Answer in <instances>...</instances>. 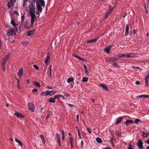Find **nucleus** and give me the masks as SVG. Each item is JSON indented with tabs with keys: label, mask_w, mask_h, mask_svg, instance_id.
I'll return each mask as SVG.
<instances>
[{
	"label": "nucleus",
	"mask_w": 149,
	"mask_h": 149,
	"mask_svg": "<svg viewBox=\"0 0 149 149\" xmlns=\"http://www.w3.org/2000/svg\"><path fill=\"white\" fill-rule=\"evenodd\" d=\"M30 15L31 16V25H32V26H33V24L34 22V20L36 19V16L35 14V13H32V12H30ZM31 26H32L31 25Z\"/></svg>",
	"instance_id": "f257e3e1"
},
{
	"label": "nucleus",
	"mask_w": 149,
	"mask_h": 149,
	"mask_svg": "<svg viewBox=\"0 0 149 149\" xmlns=\"http://www.w3.org/2000/svg\"><path fill=\"white\" fill-rule=\"evenodd\" d=\"M29 108V109L31 110L32 112L34 111V104L31 102H29L28 104Z\"/></svg>",
	"instance_id": "f03ea898"
},
{
	"label": "nucleus",
	"mask_w": 149,
	"mask_h": 149,
	"mask_svg": "<svg viewBox=\"0 0 149 149\" xmlns=\"http://www.w3.org/2000/svg\"><path fill=\"white\" fill-rule=\"evenodd\" d=\"M137 145L139 148L140 149H143V143L141 139L138 141Z\"/></svg>",
	"instance_id": "7ed1b4c3"
},
{
	"label": "nucleus",
	"mask_w": 149,
	"mask_h": 149,
	"mask_svg": "<svg viewBox=\"0 0 149 149\" xmlns=\"http://www.w3.org/2000/svg\"><path fill=\"white\" fill-rule=\"evenodd\" d=\"M29 8L30 10V12H32V13H35V7L32 4H31L29 5Z\"/></svg>",
	"instance_id": "20e7f679"
},
{
	"label": "nucleus",
	"mask_w": 149,
	"mask_h": 149,
	"mask_svg": "<svg viewBox=\"0 0 149 149\" xmlns=\"http://www.w3.org/2000/svg\"><path fill=\"white\" fill-rule=\"evenodd\" d=\"M112 46L111 45H109L107 46L104 49V50L105 52L107 54H109L110 52L111 48Z\"/></svg>",
	"instance_id": "39448f33"
},
{
	"label": "nucleus",
	"mask_w": 149,
	"mask_h": 149,
	"mask_svg": "<svg viewBox=\"0 0 149 149\" xmlns=\"http://www.w3.org/2000/svg\"><path fill=\"white\" fill-rule=\"evenodd\" d=\"M35 31L34 30L29 31L27 32L26 35L27 36H32L35 33Z\"/></svg>",
	"instance_id": "423d86ee"
},
{
	"label": "nucleus",
	"mask_w": 149,
	"mask_h": 149,
	"mask_svg": "<svg viewBox=\"0 0 149 149\" xmlns=\"http://www.w3.org/2000/svg\"><path fill=\"white\" fill-rule=\"evenodd\" d=\"M125 56L126 54H119L114 56L116 58V59L120 58L125 57Z\"/></svg>",
	"instance_id": "0eeeda50"
},
{
	"label": "nucleus",
	"mask_w": 149,
	"mask_h": 149,
	"mask_svg": "<svg viewBox=\"0 0 149 149\" xmlns=\"http://www.w3.org/2000/svg\"><path fill=\"white\" fill-rule=\"evenodd\" d=\"M14 32L13 29H8L7 32V35L8 36L12 35Z\"/></svg>",
	"instance_id": "6e6552de"
},
{
	"label": "nucleus",
	"mask_w": 149,
	"mask_h": 149,
	"mask_svg": "<svg viewBox=\"0 0 149 149\" xmlns=\"http://www.w3.org/2000/svg\"><path fill=\"white\" fill-rule=\"evenodd\" d=\"M14 115L18 118H23L24 117V116L23 115L18 112H15L14 113Z\"/></svg>",
	"instance_id": "1a4fd4ad"
},
{
	"label": "nucleus",
	"mask_w": 149,
	"mask_h": 149,
	"mask_svg": "<svg viewBox=\"0 0 149 149\" xmlns=\"http://www.w3.org/2000/svg\"><path fill=\"white\" fill-rule=\"evenodd\" d=\"M116 61V58L114 56L113 58H109L108 59V61L109 62H110V63L111 62H113Z\"/></svg>",
	"instance_id": "9d476101"
},
{
	"label": "nucleus",
	"mask_w": 149,
	"mask_h": 149,
	"mask_svg": "<svg viewBox=\"0 0 149 149\" xmlns=\"http://www.w3.org/2000/svg\"><path fill=\"white\" fill-rule=\"evenodd\" d=\"M37 9L39 12H41L42 11V8L38 2L36 3Z\"/></svg>",
	"instance_id": "9b49d317"
},
{
	"label": "nucleus",
	"mask_w": 149,
	"mask_h": 149,
	"mask_svg": "<svg viewBox=\"0 0 149 149\" xmlns=\"http://www.w3.org/2000/svg\"><path fill=\"white\" fill-rule=\"evenodd\" d=\"M100 86L105 91H108V88L106 85L104 84H100Z\"/></svg>",
	"instance_id": "f8f14e48"
},
{
	"label": "nucleus",
	"mask_w": 149,
	"mask_h": 149,
	"mask_svg": "<svg viewBox=\"0 0 149 149\" xmlns=\"http://www.w3.org/2000/svg\"><path fill=\"white\" fill-rule=\"evenodd\" d=\"M133 123V121L132 120H126L125 123L126 125V126H128L130 124Z\"/></svg>",
	"instance_id": "ddd939ff"
},
{
	"label": "nucleus",
	"mask_w": 149,
	"mask_h": 149,
	"mask_svg": "<svg viewBox=\"0 0 149 149\" xmlns=\"http://www.w3.org/2000/svg\"><path fill=\"white\" fill-rule=\"evenodd\" d=\"M137 97L139 98H142L143 99H146V98H149V95H139Z\"/></svg>",
	"instance_id": "4468645a"
},
{
	"label": "nucleus",
	"mask_w": 149,
	"mask_h": 149,
	"mask_svg": "<svg viewBox=\"0 0 149 149\" xmlns=\"http://www.w3.org/2000/svg\"><path fill=\"white\" fill-rule=\"evenodd\" d=\"M123 117H119L117 119V121H116V122L115 123V125H118V124L120 123L121 122V120H122V119H123Z\"/></svg>",
	"instance_id": "2eb2a0df"
},
{
	"label": "nucleus",
	"mask_w": 149,
	"mask_h": 149,
	"mask_svg": "<svg viewBox=\"0 0 149 149\" xmlns=\"http://www.w3.org/2000/svg\"><path fill=\"white\" fill-rule=\"evenodd\" d=\"M23 69L22 68H21L19 70V72H18L17 74L20 77L23 75Z\"/></svg>",
	"instance_id": "dca6fc26"
},
{
	"label": "nucleus",
	"mask_w": 149,
	"mask_h": 149,
	"mask_svg": "<svg viewBox=\"0 0 149 149\" xmlns=\"http://www.w3.org/2000/svg\"><path fill=\"white\" fill-rule=\"evenodd\" d=\"M111 12L112 10L111 9H109L108 10L107 12V13L105 15V18H106L108 17V16L111 13Z\"/></svg>",
	"instance_id": "f3484780"
},
{
	"label": "nucleus",
	"mask_w": 149,
	"mask_h": 149,
	"mask_svg": "<svg viewBox=\"0 0 149 149\" xmlns=\"http://www.w3.org/2000/svg\"><path fill=\"white\" fill-rule=\"evenodd\" d=\"M47 95L50 96H52L55 93V92L54 91H47Z\"/></svg>",
	"instance_id": "a211bd4d"
},
{
	"label": "nucleus",
	"mask_w": 149,
	"mask_h": 149,
	"mask_svg": "<svg viewBox=\"0 0 149 149\" xmlns=\"http://www.w3.org/2000/svg\"><path fill=\"white\" fill-rule=\"evenodd\" d=\"M50 60V57H49V53H48L47 54V57L46 58L45 63L46 64H47L49 62V61Z\"/></svg>",
	"instance_id": "6ab92c4d"
},
{
	"label": "nucleus",
	"mask_w": 149,
	"mask_h": 149,
	"mask_svg": "<svg viewBox=\"0 0 149 149\" xmlns=\"http://www.w3.org/2000/svg\"><path fill=\"white\" fill-rule=\"evenodd\" d=\"M129 25L128 24L127 25L126 27L125 33V35L126 36L127 35L129 32Z\"/></svg>",
	"instance_id": "aec40b11"
},
{
	"label": "nucleus",
	"mask_w": 149,
	"mask_h": 149,
	"mask_svg": "<svg viewBox=\"0 0 149 149\" xmlns=\"http://www.w3.org/2000/svg\"><path fill=\"white\" fill-rule=\"evenodd\" d=\"M149 79V76H146L145 78V84L146 86H147L148 85V81Z\"/></svg>",
	"instance_id": "412c9836"
},
{
	"label": "nucleus",
	"mask_w": 149,
	"mask_h": 149,
	"mask_svg": "<svg viewBox=\"0 0 149 149\" xmlns=\"http://www.w3.org/2000/svg\"><path fill=\"white\" fill-rule=\"evenodd\" d=\"M97 38H96L94 39H92L91 40H89L88 41L87 43H88L95 42L97 40Z\"/></svg>",
	"instance_id": "4be33fe9"
},
{
	"label": "nucleus",
	"mask_w": 149,
	"mask_h": 149,
	"mask_svg": "<svg viewBox=\"0 0 149 149\" xmlns=\"http://www.w3.org/2000/svg\"><path fill=\"white\" fill-rule=\"evenodd\" d=\"M15 141L17 143H18V144L21 146H23L22 143L17 138H15Z\"/></svg>",
	"instance_id": "5701e85b"
},
{
	"label": "nucleus",
	"mask_w": 149,
	"mask_h": 149,
	"mask_svg": "<svg viewBox=\"0 0 149 149\" xmlns=\"http://www.w3.org/2000/svg\"><path fill=\"white\" fill-rule=\"evenodd\" d=\"M55 100L54 98H53L52 97H51L49 100V101L50 102L54 103L56 102V100Z\"/></svg>",
	"instance_id": "b1692460"
},
{
	"label": "nucleus",
	"mask_w": 149,
	"mask_h": 149,
	"mask_svg": "<svg viewBox=\"0 0 149 149\" xmlns=\"http://www.w3.org/2000/svg\"><path fill=\"white\" fill-rule=\"evenodd\" d=\"M11 20L10 22V23L14 27H15L16 26H17L18 24H16L14 22L13 20L12 17H11Z\"/></svg>",
	"instance_id": "393cba45"
},
{
	"label": "nucleus",
	"mask_w": 149,
	"mask_h": 149,
	"mask_svg": "<svg viewBox=\"0 0 149 149\" xmlns=\"http://www.w3.org/2000/svg\"><path fill=\"white\" fill-rule=\"evenodd\" d=\"M74 80V78L73 77H70L67 80V82L68 83H70L71 81H72Z\"/></svg>",
	"instance_id": "a878e982"
},
{
	"label": "nucleus",
	"mask_w": 149,
	"mask_h": 149,
	"mask_svg": "<svg viewBox=\"0 0 149 149\" xmlns=\"http://www.w3.org/2000/svg\"><path fill=\"white\" fill-rule=\"evenodd\" d=\"M39 4L40 3V5L43 6H44L45 4V2L44 0H39Z\"/></svg>",
	"instance_id": "bb28decb"
},
{
	"label": "nucleus",
	"mask_w": 149,
	"mask_h": 149,
	"mask_svg": "<svg viewBox=\"0 0 149 149\" xmlns=\"http://www.w3.org/2000/svg\"><path fill=\"white\" fill-rule=\"evenodd\" d=\"M96 141L98 143H102V139L99 137H97L96 138Z\"/></svg>",
	"instance_id": "cd10ccee"
},
{
	"label": "nucleus",
	"mask_w": 149,
	"mask_h": 149,
	"mask_svg": "<svg viewBox=\"0 0 149 149\" xmlns=\"http://www.w3.org/2000/svg\"><path fill=\"white\" fill-rule=\"evenodd\" d=\"M126 57H127L128 58H130L133 57L134 56V55L132 54H130L126 55Z\"/></svg>",
	"instance_id": "c85d7f7f"
},
{
	"label": "nucleus",
	"mask_w": 149,
	"mask_h": 149,
	"mask_svg": "<svg viewBox=\"0 0 149 149\" xmlns=\"http://www.w3.org/2000/svg\"><path fill=\"white\" fill-rule=\"evenodd\" d=\"M75 56L81 61H86V60L85 59L82 58H81L79 56Z\"/></svg>",
	"instance_id": "c756f323"
},
{
	"label": "nucleus",
	"mask_w": 149,
	"mask_h": 149,
	"mask_svg": "<svg viewBox=\"0 0 149 149\" xmlns=\"http://www.w3.org/2000/svg\"><path fill=\"white\" fill-rule=\"evenodd\" d=\"M47 91L45 92H44L41 93L40 95H42L47 96L48 95H47Z\"/></svg>",
	"instance_id": "7c9ffc66"
},
{
	"label": "nucleus",
	"mask_w": 149,
	"mask_h": 149,
	"mask_svg": "<svg viewBox=\"0 0 149 149\" xmlns=\"http://www.w3.org/2000/svg\"><path fill=\"white\" fill-rule=\"evenodd\" d=\"M116 135L117 136L119 137L121 136V133L118 130L116 131Z\"/></svg>",
	"instance_id": "2f4dec72"
},
{
	"label": "nucleus",
	"mask_w": 149,
	"mask_h": 149,
	"mask_svg": "<svg viewBox=\"0 0 149 149\" xmlns=\"http://www.w3.org/2000/svg\"><path fill=\"white\" fill-rule=\"evenodd\" d=\"M40 136L41 139H42V141L43 143H44L45 142V138H44V136L42 134H41L40 135Z\"/></svg>",
	"instance_id": "473e14b6"
},
{
	"label": "nucleus",
	"mask_w": 149,
	"mask_h": 149,
	"mask_svg": "<svg viewBox=\"0 0 149 149\" xmlns=\"http://www.w3.org/2000/svg\"><path fill=\"white\" fill-rule=\"evenodd\" d=\"M88 78L87 77H84L82 78V81L83 82L87 81H88Z\"/></svg>",
	"instance_id": "72a5a7b5"
},
{
	"label": "nucleus",
	"mask_w": 149,
	"mask_h": 149,
	"mask_svg": "<svg viewBox=\"0 0 149 149\" xmlns=\"http://www.w3.org/2000/svg\"><path fill=\"white\" fill-rule=\"evenodd\" d=\"M34 83L36 86L39 87H41V85L39 83L36 81H34Z\"/></svg>",
	"instance_id": "f704fd0d"
},
{
	"label": "nucleus",
	"mask_w": 149,
	"mask_h": 149,
	"mask_svg": "<svg viewBox=\"0 0 149 149\" xmlns=\"http://www.w3.org/2000/svg\"><path fill=\"white\" fill-rule=\"evenodd\" d=\"M62 139L63 140H64L65 139V133L64 132L63 130H62Z\"/></svg>",
	"instance_id": "c9c22d12"
},
{
	"label": "nucleus",
	"mask_w": 149,
	"mask_h": 149,
	"mask_svg": "<svg viewBox=\"0 0 149 149\" xmlns=\"http://www.w3.org/2000/svg\"><path fill=\"white\" fill-rule=\"evenodd\" d=\"M22 43L25 46H26L28 44H29V42L27 41H23L22 42Z\"/></svg>",
	"instance_id": "e433bc0d"
},
{
	"label": "nucleus",
	"mask_w": 149,
	"mask_h": 149,
	"mask_svg": "<svg viewBox=\"0 0 149 149\" xmlns=\"http://www.w3.org/2000/svg\"><path fill=\"white\" fill-rule=\"evenodd\" d=\"M64 95L65 96H66L67 97H70V95H71L70 94H69L68 93H66L65 92L64 93Z\"/></svg>",
	"instance_id": "4c0bfd02"
},
{
	"label": "nucleus",
	"mask_w": 149,
	"mask_h": 149,
	"mask_svg": "<svg viewBox=\"0 0 149 149\" xmlns=\"http://www.w3.org/2000/svg\"><path fill=\"white\" fill-rule=\"evenodd\" d=\"M13 4H14V3H12L10 2H8V3H7L8 7V8H10L11 6L12 5H13Z\"/></svg>",
	"instance_id": "58836bf2"
},
{
	"label": "nucleus",
	"mask_w": 149,
	"mask_h": 149,
	"mask_svg": "<svg viewBox=\"0 0 149 149\" xmlns=\"http://www.w3.org/2000/svg\"><path fill=\"white\" fill-rule=\"evenodd\" d=\"M10 56V54H8L7 55H6L5 57L4 58V59H6V60H7L9 58Z\"/></svg>",
	"instance_id": "ea45409f"
},
{
	"label": "nucleus",
	"mask_w": 149,
	"mask_h": 149,
	"mask_svg": "<svg viewBox=\"0 0 149 149\" xmlns=\"http://www.w3.org/2000/svg\"><path fill=\"white\" fill-rule=\"evenodd\" d=\"M141 120H140L138 119H135V121H134V123L136 124L138 123L139 122H140Z\"/></svg>",
	"instance_id": "a19ab883"
},
{
	"label": "nucleus",
	"mask_w": 149,
	"mask_h": 149,
	"mask_svg": "<svg viewBox=\"0 0 149 149\" xmlns=\"http://www.w3.org/2000/svg\"><path fill=\"white\" fill-rule=\"evenodd\" d=\"M7 60L3 58L2 60V65H5L6 63V62Z\"/></svg>",
	"instance_id": "79ce46f5"
},
{
	"label": "nucleus",
	"mask_w": 149,
	"mask_h": 149,
	"mask_svg": "<svg viewBox=\"0 0 149 149\" xmlns=\"http://www.w3.org/2000/svg\"><path fill=\"white\" fill-rule=\"evenodd\" d=\"M33 66L34 68L36 70H38L39 69L38 66L36 65H33Z\"/></svg>",
	"instance_id": "37998d69"
},
{
	"label": "nucleus",
	"mask_w": 149,
	"mask_h": 149,
	"mask_svg": "<svg viewBox=\"0 0 149 149\" xmlns=\"http://www.w3.org/2000/svg\"><path fill=\"white\" fill-rule=\"evenodd\" d=\"M136 30H133V31L130 34V35H131L132 34L133 35L135 34V33L136 32Z\"/></svg>",
	"instance_id": "c03bdc74"
},
{
	"label": "nucleus",
	"mask_w": 149,
	"mask_h": 149,
	"mask_svg": "<svg viewBox=\"0 0 149 149\" xmlns=\"http://www.w3.org/2000/svg\"><path fill=\"white\" fill-rule=\"evenodd\" d=\"M56 136L57 140L61 139L60 136L58 133H56Z\"/></svg>",
	"instance_id": "a18cd8bd"
},
{
	"label": "nucleus",
	"mask_w": 149,
	"mask_h": 149,
	"mask_svg": "<svg viewBox=\"0 0 149 149\" xmlns=\"http://www.w3.org/2000/svg\"><path fill=\"white\" fill-rule=\"evenodd\" d=\"M149 135V133H147L143 135L142 136L143 137V138H144L145 137L147 138L148 136Z\"/></svg>",
	"instance_id": "49530a36"
},
{
	"label": "nucleus",
	"mask_w": 149,
	"mask_h": 149,
	"mask_svg": "<svg viewBox=\"0 0 149 149\" xmlns=\"http://www.w3.org/2000/svg\"><path fill=\"white\" fill-rule=\"evenodd\" d=\"M38 91V90L37 89H33L32 92L33 93H35L37 92Z\"/></svg>",
	"instance_id": "de8ad7c7"
},
{
	"label": "nucleus",
	"mask_w": 149,
	"mask_h": 149,
	"mask_svg": "<svg viewBox=\"0 0 149 149\" xmlns=\"http://www.w3.org/2000/svg\"><path fill=\"white\" fill-rule=\"evenodd\" d=\"M128 149H134V148L132 147L131 144L130 143H129V146L128 147Z\"/></svg>",
	"instance_id": "09e8293b"
},
{
	"label": "nucleus",
	"mask_w": 149,
	"mask_h": 149,
	"mask_svg": "<svg viewBox=\"0 0 149 149\" xmlns=\"http://www.w3.org/2000/svg\"><path fill=\"white\" fill-rule=\"evenodd\" d=\"M52 113L51 112H50V111H49V114L47 116L46 119H47L51 115V114Z\"/></svg>",
	"instance_id": "8fccbe9b"
},
{
	"label": "nucleus",
	"mask_w": 149,
	"mask_h": 149,
	"mask_svg": "<svg viewBox=\"0 0 149 149\" xmlns=\"http://www.w3.org/2000/svg\"><path fill=\"white\" fill-rule=\"evenodd\" d=\"M59 97L60 96H59V95H56L54 96V97L55 99H58Z\"/></svg>",
	"instance_id": "3c124183"
},
{
	"label": "nucleus",
	"mask_w": 149,
	"mask_h": 149,
	"mask_svg": "<svg viewBox=\"0 0 149 149\" xmlns=\"http://www.w3.org/2000/svg\"><path fill=\"white\" fill-rule=\"evenodd\" d=\"M25 17L24 15H23L21 17V22H22L24 19Z\"/></svg>",
	"instance_id": "603ef678"
},
{
	"label": "nucleus",
	"mask_w": 149,
	"mask_h": 149,
	"mask_svg": "<svg viewBox=\"0 0 149 149\" xmlns=\"http://www.w3.org/2000/svg\"><path fill=\"white\" fill-rule=\"evenodd\" d=\"M87 131L89 133V134H91V130H90V129L88 128L87 127Z\"/></svg>",
	"instance_id": "864d4df0"
},
{
	"label": "nucleus",
	"mask_w": 149,
	"mask_h": 149,
	"mask_svg": "<svg viewBox=\"0 0 149 149\" xmlns=\"http://www.w3.org/2000/svg\"><path fill=\"white\" fill-rule=\"evenodd\" d=\"M10 2L12 3H14L16 1V0H10Z\"/></svg>",
	"instance_id": "5fc2aeb1"
},
{
	"label": "nucleus",
	"mask_w": 149,
	"mask_h": 149,
	"mask_svg": "<svg viewBox=\"0 0 149 149\" xmlns=\"http://www.w3.org/2000/svg\"><path fill=\"white\" fill-rule=\"evenodd\" d=\"M93 132L96 134H98V132H97V131L96 130L95 128H94L93 129Z\"/></svg>",
	"instance_id": "6e6d98bb"
},
{
	"label": "nucleus",
	"mask_w": 149,
	"mask_h": 149,
	"mask_svg": "<svg viewBox=\"0 0 149 149\" xmlns=\"http://www.w3.org/2000/svg\"><path fill=\"white\" fill-rule=\"evenodd\" d=\"M2 68L3 70V71H5V66L4 65H2Z\"/></svg>",
	"instance_id": "4d7b16f0"
},
{
	"label": "nucleus",
	"mask_w": 149,
	"mask_h": 149,
	"mask_svg": "<svg viewBox=\"0 0 149 149\" xmlns=\"http://www.w3.org/2000/svg\"><path fill=\"white\" fill-rule=\"evenodd\" d=\"M78 135L79 137L80 138H81V136L80 135V134L79 130H78Z\"/></svg>",
	"instance_id": "13d9d810"
},
{
	"label": "nucleus",
	"mask_w": 149,
	"mask_h": 149,
	"mask_svg": "<svg viewBox=\"0 0 149 149\" xmlns=\"http://www.w3.org/2000/svg\"><path fill=\"white\" fill-rule=\"evenodd\" d=\"M81 148H82L83 147V144H84V142H83V141H81Z\"/></svg>",
	"instance_id": "bf43d9fd"
},
{
	"label": "nucleus",
	"mask_w": 149,
	"mask_h": 149,
	"mask_svg": "<svg viewBox=\"0 0 149 149\" xmlns=\"http://www.w3.org/2000/svg\"><path fill=\"white\" fill-rule=\"evenodd\" d=\"M70 143H71V144H73V139L72 137H70Z\"/></svg>",
	"instance_id": "052dcab7"
},
{
	"label": "nucleus",
	"mask_w": 149,
	"mask_h": 149,
	"mask_svg": "<svg viewBox=\"0 0 149 149\" xmlns=\"http://www.w3.org/2000/svg\"><path fill=\"white\" fill-rule=\"evenodd\" d=\"M84 66L85 70H88L87 67L85 65H84Z\"/></svg>",
	"instance_id": "680f3d73"
},
{
	"label": "nucleus",
	"mask_w": 149,
	"mask_h": 149,
	"mask_svg": "<svg viewBox=\"0 0 149 149\" xmlns=\"http://www.w3.org/2000/svg\"><path fill=\"white\" fill-rule=\"evenodd\" d=\"M57 140H58V144L59 145V146H61V141H60V139Z\"/></svg>",
	"instance_id": "e2e57ef3"
},
{
	"label": "nucleus",
	"mask_w": 149,
	"mask_h": 149,
	"mask_svg": "<svg viewBox=\"0 0 149 149\" xmlns=\"http://www.w3.org/2000/svg\"><path fill=\"white\" fill-rule=\"evenodd\" d=\"M135 83L136 84L139 85L140 84V82L139 81H136Z\"/></svg>",
	"instance_id": "0e129e2a"
},
{
	"label": "nucleus",
	"mask_w": 149,
	"mask_h": 149,
	"mask_svg": "<svg viewBox=\"0 0 149 149\" xmlns=\"http://www.w3.org/2000/svg\"><path fill=\"white\" fill-rule=\"evenodd\" d=\"M74 84V83L73 81L71 82L70 85L71 86V88H72Z\"/></svg>",
	"instance_id": "69168bd1"
},
{
	"label": "nucleus",
	"mask_w": 149,
	"mask_h": 149,
	"mask_svg": "<svg viewBox=\"0 0 149 149\" xmlns=\"http://www.w3.org/2000/svg\"><path fill=\"white\" fill-rule=\"evenodd\" d=\"M68 105L70 107H74V105H73L69 104Z\"/></svg>",
	"instance_id": "338daca9"
},
{
	"label": "nucleus",
	"mask_w": 149,
	"mask_h": 149,
	"mask_svg": "<svg viewBox=\"0 0 149 149\" xmlns=\"http://www.w3.org/2000/svg\"><path fill=\"white\" fill-rule=\"evenodd\" d=\"M49 72H51L52 65H50L49 67Z\"/></svg>",
	"instance_id": "774afa93"
}]
</instances>
